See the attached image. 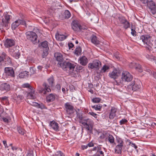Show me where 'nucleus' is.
Returning a JSON list of instances; mask_svg holds the SVG:
<instances>
[{
    "label": "nucleus",
    "mask_w": 156,
    "mask_h": 156,
    "mask_svg": "<svg viewBox=\"0 0 156 156\" xmlns=\"http://www.w3.org/2000/svg\"><path fill=\"white\" fill-rule=\"evenodd\" d=\"M146 4L149 9L151 12L154 15L156 13V7L155 2L152 0L148 1Z\"/></svg>",
    "instance_id": "4468645a"
},
{
    "label": "nucleus",
    "mask_w": 156,
    "mask_h": 156,
    "mask_svg": "<svg viewBox=\"0 0 156 156\" xmlns=\"http://www.w3.org/2000/svg\"><path fill=\"white\" fill-rule=\"evenodd\" d=\"M101 149V147H94L92 149L93 151H98L99 150Z\"/></svg>",
    "instance_id": "864d4df0"
},
{
    "label": "nucleus",
    "mask_w": 156,
    "mask_h": 156,
    "mask_svg": "<svg viewBox=\"0 0 156 156\" xmlns=\"http://www.w3.org/2000/svg\"><path fill=\"white\" fill-rule=\"evenodd\" d=\"M88 87L92 89L93 88V84L91 83H88Z\"/></svg>",
    "instance_id": "e2e57ef3"
},
{
    "label": "nucleus",
    "mask_w": 156,
    "mask_h": 156,
    "mask_svg": "<svg viewBox=\"0 0 156 156\" xmlns=\"http://www.w3.org/2000/svg\"><path fill=\"white\" fill-rule=\"evenodd\" d=\"M55 98V95L52 94H51L46 97L47 101L48 102L52 101L54 100Z\"/></svg>",
    "instance_id": "2f4dec72"
},
{
    "label": "nucleus",
    "mask_w": 156,
    "mask_h": 156,
    "mask_svg": "<svg viewBox=\"0 0 156 156\" xmlns=\"http://www.w3.org/2000/svg\"><path fill=\"white\" fill-rule=\"evenodd\" d=\"M108 138V140L110 143L113 144L115 142L114 138L112 135L109 134Z\"/></svg>",
    "instance_id": "4c0bfd02"
},
{
    "label": "nucleus",
    "mask_w": 156,
    "mask_h": 156,
    "mask_svg": "<svg viewBox=\"0 0 156 156\" xmlns=\"http://www.w3.org/2000/svg\"><path fill=\"white\" fill-rule=\"evenodd\" d=\"M136 70L140 72H142L143 69L140 65L138 63H136L135 68Z\"/></svg>",
    "instance_id": "e433bc0d"
},
{
    "label": "nucleus",
    "mask_w": 156,
    "mask_h": 156,
    "mask_svg": "<svg viewBox=\"0 0 156 156\" xmlns=\"http://www.w3.org/2000/svg\"><path fill=\"white\" fill-rule=\"evenodd\" d=\"M31 102V103H29L31 105L37 108H40L41 110L44 109H47V108L42 103L38 104L36 102Z\"/></svg>",
    "instance_id": "5701e85b"
},
{
    "label": "nucleus",
    "mask_w": 156,
    "mask_h": 156,
    "mask_svg": "<svg viewBox=\"0 0 156 156\" xmlns=\"http://www.w3.org/2000/svg\"><path fill=\"white\" fill-rule=\"evenodd\" d=\"M25 34L27 39L34 44H35L39 42V40L37 39V36L35 32L29 31L26 32Z\"/></svg>",
    "instance_id": "20e7f679"
},
{
    "label": "nucleus",
    "mask_w": 156,
    "mask_h": 156,
    "mask_svg": "<svg viewBox=\"0 0 156 156\" xmlns=\"http://www.w3.org/2000/svg\"><path fill=\"white\" fill-rule=\"evenodd\" d=\"M88 114L93 116L95 118H97V114L94 112H89Z\"/></svg>",
    "instance_id": "3c124183"
},
{
    "label": "nucleus",
    "mask_w": 156,
    "mask_h": 156,
    "mask_svg": "<svg viewBox=\"0 0 156 156\" xmlns=\"http://www.w3.org/2000/svg\"><path fill=\"white\" fill-rule=\"evenodd\" d=\"M109 69V67L108 66L104 65L101 69V72L105 73L106 71Z\"/></svg>",
    "instance_id": "58836bf2"
},
{
    "label": "nucleus",
    "mask_w": 156,
    "mask_h": 156,
    "mask_svg": "<svg viewBox=\"0 0 156 156\" xmlns=\"http://www.w3.org/2000/svg\"><path fill=\"white\" fill-rule=\"evenodd\" d=\"M3 143L4 145L5 148L8 147V146H7V145L6 143V140H3Z\"/></svg>",
    "instance_id": "bf43d9fd"
},
{
    "label": "nucleus",
    "mask_w": 156,
    "mask_h": 156,
    "mask_svg": "<svg viewBox=\"0 0 156 156\" xmlns=\"http://www.w3.org/2000/svg\"><path fill=\"white\" fill-rule=\"evenodd\" d=\"M17 130L19 134L21 135H24L25 133V130L20 127H18L17 128Z\"/></svg>",
    "instance_id": "c9c22d12"
},
{
    "label": "nucleus",
    "mask_w": 156,
    "mask_h": 156,
    "mask_svg": "<svg viewBox=\"0 0 156 156\" xmlns=\"http://www.w3.org/2000/svg\"><path fill=\"white\" fill-rule=\"evenodd\" d=\"M92 108H94L96 110H100L102 106L100 104L92 106Z\"/></svg>",
    "instance_id": "ea45409f"
},
{
    "label": "nucleus",
    "mask_w": 156,
    "mask_h": 156,
    "mask_svg": "<svg viewBox=\"0 0 156 156\" xmlns=\"http://www.w3.org/2000/svg\"><path fill=\"white\" fill-rule=\"evenodd\" d=\"M4 60L5 62H7V64H10L11 63V59L4 52H3L1 54V56H0V66L2 65L1 62Z\"/></svg>",
    "instance_id": "dca6fc26"
},
{
    "label": "nucleus",
    "mask_w": 156,
    "mask_h": 156,
    "mask_svg": "<svg viewBox=\"0 0 156 156\" xmlns=\"http://www.w3.org/2000/svg\"><path fill=\"white\" fill-rule=\"evenodd\" d=\"M8 97L6 96H4L3 97L0 98V99L2 101L5 100H8Z\"/></svg>",
    "instance_id": "6e6d98bb"
},
{
    "label": "nucleus",
    "mask_w": 156,
    "mask_h": 156,
    "mask_svg": "<svg viewBox=\"0 0 156 156\" xmlns=\"http://www.w3.org/2000/svg\"><path fill=\"white\" fill-rule=\"evenodd\" d=\"M121 79L122 80L119 82L116 80L117 85H119L120 83H122L123 81L127 82L130 81L132 80L133 76L128 72L124 71L122 73Z\"/></svg>",
    "instance_id": "39448f33"
},
{
    "label": "nucleus",
    "mask_w": 156,
    "mask_h": 156,
    "mask_svg": "<svg viewBox=\"0 0 156 156\" xmlns=\"http://www.w3.org/2000/svg\"><path fill=\"white\" fill-rule=\"evenodd\" d=\"M69 48H72L73 47L74 45L72 43H70L69 44Z\"/></svg>",
    "instance_id": "774afa93"
},
{
    "label": "nucleus",
    "mask_w": 156,
    "mask_h": 156,
    "mask_svg": "<svg viewBox=\"0 0 156 156\" xmlns=\"http://www.w3.org/2000/svg\"><path fill=\"white\" fill-rule=\"evenodd\" d=\"M19 47H16L11 48L9 49V54L16 59H18L20 58V53L19 50Z\"/></svg>",
    "instance_id": "0eeeda50"
},
{
    "label": "nucleus",
    "mask_w": 156,
    "mask_h": 156,
    "mask_svg": "<svg viewBox=\"0 0 156 156\" xmlns=\"http://www.w3.org/2000/svg\"><path fill=\"white\" fill-rule=\"evenodd\" d=\"M77 118L79 119V122L82 124V123L83 122L87 117H85L84 114L82 113H78L77 112H76Z\"/></svg>",
    "instance_id": "b1692460"
},
{
    "label": "nucleus",
    "mask_w": 156,
    "mask_h": 156,
    "mask_svg": "<svg viewBox=\"0 0 156 156\" xmlns=\"http://www.w3.org/2000/svg\"><path fill=\"white\" fill-rule=\"evenodd\" d=\"M12 16L8 14L5 15L1 20H0V30H2L4 28L7 30L9 28V25L10 24V19Z\"/></svg>",
    "instance_id": "f03ea898"
},
{
    "label": "nucleus",
    "mask_w": 156,
    "mask_h": 156,
    "mask_svg": "<svg viewBox=\"0 0 156 156\" xmlns=\"http://www.w3.org/2000/svg\"><path fill=\"white\" fill-rule=\"evenodd\" d=\"M3 120L5 122H9L8 119L6 118L3 117L2 118Z\"/></svg>",
    "instance_id": "69168bd1"
},
{
    "label": "nucleus",
    "mask_w": 156,
    "mask_h": 156,
    "mask_svg": "<svg viewBox=\"0 0 156 156\" xmlns=\"http://www.w3.org/2000/svg\"><path fill=\"white\" fill-rule=\"evenodd\" d=\"M0 89L2 91H9L10 89V85L7 83H2L0 86Z\"/></svg>",
    "instance_id": "393cba45"
},
{
    "label": "nucleus",
    "mask_w": 156,
    "mask_h": 156,
    "mask_svg": "<svg viewBox=\"0 0 156 156\" xmlns=\"http://www.w3.org/2000/svg\"><path fill=\"white\" fill-rule=\"evenodd\" d=\"M141 87L140 83L138 82H136L134 81L132 83L128 86V90L131 92L132 91H136L139 89Z\"/></svg>",
    "instance_id": "9d476101"
},
{
    "label": "nucleus",
    "mask_w": 156,
    "mask_h": 156,
    "mask_svg": "<svg viewBox=\"0 0 156 156\" xmlns=\"http://www.w3.org/2000/svg\"><path fill=\"white\" fill-rule=\"evenodd\" d=\"M127 120L125 119H122L120 121L119 123L120 125L124 124L127 122Z\"/></svg>",
    "instance_id": "a18cd8bd"
},
{
    "label": "nucleus",
    "mask_w": 156,
    "mask_h": 156,
    "mask_svg": "<svg viewBox=\"0 0 156 156\" xmlns=\"http://www.w3.org/2000/svg\"><path fill=\"white\" fill-rule=\"evenodd\" d=\"M56 155L58 156H65L64 154L61 151H57Z\"/></svg>",
    "instance_id": "8fccbe9b"
},
{
    "label": "nucleus",
    "mask_w": 156,
    "mask_h": 156,
    "mask_svg": "<svg viewBox=\"0 0 156 156\" xmlns=\"http://www.w3.org/2000/svg\"><path fill=\"white\" fill-rule=\"evenodd\" d=\"M151 37L149 35H143L140 37V40L143 42L145 44V47L147 49L154 48L152 45V42H153V41H151Z\"/></svg>",
    "instance_id": "7ed1b4c3"
},
{
    "label": "nucleus",
    "mask_w": 156,
    "mask_h": 156,
    "mask_svg": "<svg viewBox=\"0 0 156 156\" xmlns=\"http://www.w3.org/2000/svg\"><path fill=\"white\" fill-rule=\"evenodd\" d=\"M117 111V109L114 107H112L109 115V118L110 119H113L116 115V113Z\"/></svg>",
    "instance_id": "c85d7f7f"
},
{
    "label": "nucleus",
    "mask_w": 156,
    "mask_h": 156,
    "mask_svg": "<svg viewBox=\"0 0 156 156\" xmlns=\"http://www.w3.org/2000/svg\"><path fill=\"white\" fill-rule=\"evenodd\" d=\"M29 72L27 71H24L22 72L19 74V76L21 78H25L27 77L28 75Z\"/></svg>",
    "instance_id": "f704fd0d"
},
{
    "label": "nucleus",
    "mask_w": 156,
    "mask_h": 156,
    "mask_svg": "<svg viewBox=\"0 0 156 156\" xmlns=\"http://www.w3.org/2000/svg\"><path fill=\"white\" fill-rule=\"evenodd\" d=\"M119 20L121 23L123 24V27L126 29L129 27L130 23L128 22L125 17H122L119 18Z\"/></svg>",
    "instance_id": "a211bd4d"
},
{
    "label": "nucleus",
    "mask_w": 156,
    "mask_h": 156,
    "mask_svg": "<svg viewBox=\"0 0 156 156\" xmlns=\"http://www.w3.org/2000/svg\"><path fill=\"white\" fill-rule=\"evenodd\" d=\"M67 36L63 34H56L55 37L56 39L59 41H62L66 38Z\"/></svg>",
    "instance_id": "7c9ffc66"
},
{
    "label": "nucleus",
    "mask_w": 156,
    "mask_h": 156,
    "mask_svg": "<svg viewBox=\"0 0 156 156\" xmlns=\"http://www.w3.org/2000/svg\"><path fill=\"white\" fill-rule=\"evenodd\" d=\"M20 24L23 25H26L25 22L23 20H18L13 22L11 25V27L13 30H15Z\"/></svg>",
    "instance_id": "f3484780"
},
{
    "label": "nucleus",
    "mask_w": 156,
    "mask_h": 156,
    "mask_svg": "<svg viewBox=\"0 0 156 156\" xmlns=\"http://www.w3.org/2000/svg\"><path fill=\"white\" fill-rule=\"evenodd\" d=\"M84 126L85 128L87 130L89 131L90 132L92 131L93 127L91 128V127L88 125H85V126Z\"/></svg>",
    "instance_id": "de8ad7c7"
},
{
    "label": "nucleus",
    "mask_w": 156,
    "mask_h": 156,
    "mask_svg": "<svg viewBox=\"0 0 156 156\" xmlns=\"http://www.w3.org/2000/svg\"><path fill=\"white\" fill-rule=\"evenodd\" d=\"M129 144L130 145L133 147H134V148L136 149L137 148V146L134 143H132L131 141H129Z\"/></svg>",
    "instance_id": "09e8293b"
},
{
    "label": "nucleus",
    "mask_w": 156,
    "mask_h": 156,
    "mask_svg": "<svg viewBox=\"0 0 156 156\" xmlns=\"http://www.w3.org/2000/svg\"><path fill=\"white\" fill-rule=\"evenodd\" d=\"M65 110L67 114L70 115L73 114V107L68 103H66L65 105Z\"/></svg>",
    "instance_id": "6ab92c4d"
},
{
    "label": "nucleus",
    "mask_w": 156,
    "mask_h": 156,
    "mask_svg": "<svg viewBox=\"0 0 156 156\" xmlns=\"http://www.w3.org/2000/svg\"><path fill=\"white\" fill-rule=\"evenodd\" d=\"M71 24L72 29L75 31H79L81 30L87 29L82 26L79 22L77 20H74L73 21Z\"/></svg>",
    "instance_id": "1a4fd4ad"
},
{
    "label": "nucleus",
    "mask_w": 156,
    "mask_h": 156,
    "mask_svg": "<svg viewBox=\"0 0 156 156\" xmlns=\"http://www.w3.org/2000/svg\"><path fill=\"white\" fill-rule=\"evenodd\" d=\"M101 99L99 98H95L92 100V101L94 103H98L100 102Z\"/></svg>",
    "instance_id": "a19ab883"
},
{
    "label": "nucleus",
    "mask_w": 156,
    "mask_h": 156,
    "mask_svg": "<svg viewBox=\"0 0 156 156\" xmlns=\"http://www.w3.org/2000/svg\"><path fill=\"white\" fill-rule=\"evenodd\" d=\"M26 156H34V154L33 151H28Z\"/></svg>",
    "instance_id": "603ef678"
},
{
    "label": "nucleus",
    "mask_w": 156,
    "mask_h": 156,
    "mask_svg": "<svg viewBox=\"0 0 156 156\" xmlns=\"http://www.w3.org/2000/svg\"><path fill=\"white\" fill-rule=\"evenodd\" d=\"M62 17H61L62 20L67 19L70 17L71 13L69 10H66L62 14Z\"/></svg>",
    "instance_id": "a878e982"
},
{
    "label": "nucleus",
    "mask_w": 156,
    "mask_h": 156,
    "mask_svg": "<svg viewBox=\"0 0 156 156\" xmlns=\"http://www.w3.org/2000/svg\"><path fill=\"white\" fill-rule=\"evenodd\" d=\"M81 52V48L79 47L76 48L75 50V54L76 55H79L80 54Z\"/></svg>",
    "instance_id": "79ce46f5"
},
{
    "label": "nucleus",
    "mask_w": 156,
    "mask_h": 156,
    "mask_svg": "<svg viewBox=\"0 0 156 156\" xmlns=\"http://www.w3.org/2000/svg\"><path fill=\"white\" fill-rule=\"evenodd\" d=\"M91 42L95 44H99V41L98 40L97 37L94 35L91 37Z\"/></svg>",
    "instance_id": "473e14b6"
},
{
    "label": "nucleus",
    "mask_w": 156,
    "mask_h": 156,
    "mask_svg": "<svg viewBox=\"0 0 156 156\" xmlns=\"http://www.w3.org/2000/svg\"><path fill=\"white\" fill-rule=\"evenodd\" d=\"M116 141L118 144L115 147V151L118 154H121L124 143L123 140L119 138L117 139Z\"/></svg>",
    "instance_id": "9b49d317"
},
{
    "label": "nucleus",
    "mask_w": 156,
    "mask_h": 156,
    "mask_svg": "<svg viewBox=\"0 0 156 156\" xmlns=\"http://www.w3.org/2000/svg\"><path fill=\"white\" fill-rule=\"evenodd\" d=\"M131 34H132V35H133L134 36H135L136 35V32L135 30H133L132 28L131 29Z\"/></svg>",
    "instance_id": "5fc2aeb1"
},
{
    "label": "nucleus",
    "mask_w": 156,
    "mask_h": 156,
    "mask_svg": "<svg viewBox=\"0 0 156 156\" xmlns=\"http://www.w3.org/2000/svg\"><path fill=\"white\" fill-rule=\"evenodd\" d=\"M101 149L99 150L98 151H97V153H100V154H101L102 156H104V152L102 151H101Z\"/></svg>",
    "instance_id": "4d7b16f0"
},
{
    "label": "nucleus",
    "mask_w": 156,
    "mask_h": 156,
    "mask_svg": "<svg viewBox=\"0 0 156 156\" xmlns=\"http://www.w3.org/2000/svg\"><path fill=\"white\" fill-rule=\"evenodd\" d=\"M49 126L50 127V129H53L55 131L57 132L59 131V126L58 124L54 121L50 122Z\"/></svg>",
    "instance_id": "4be33fe9"
},
{
    "label": "nucleus",
    "mask_w": 156,
    "mask_h": 156,
    "mask_svg": "<svg viewBox=\"0 0 156 156\" xmlns=\"http://www.w3.org/2000/svg\"><path fill=\"white\" fill-rule=\"evenodd\" d=\"M79 61L80 63L83 66H86L88 63V60L85 56H83L80 58Z\"/></svg>",
    "instance_id": "cd10ccee"
},
{
    "label": "nucleus",
    "mask_w": 156,
    "mask_h": 156,
    "mask_svg": "<svg viewBox=\"0 0 156 156\" xmlns=\"http://www.w3.org/2000/svg\"><path fill=\"white\" fill-rule=\"evenodd\" d=\"M22 87L23 88H27L29 89L30 91L27 94L28 98L34 99V92L32 87L28 83L23 84Z\"/></svg>",
    "instance_id": "6e6552de"
},
{
    "label": "nucleus",
    "mask_w": 156,
    "mask_h": 156,
    "mask_svg": "<svg viewBox=\"0 0 156 156\" xmlns=\"http://www.w3.org/2000/svg\"><path fill=\"white\" fill-rule=\"evenodd\" d=\"M54 57L58 61L57 66L61 68L64 70H67L69 69L70 72L73 69V64L69 62L64 61L62 55L60 53L56 52L54 54Z\"/></svg>",
    "instance_id": "f257e3e1"
},
{
    "label": "nucleus",
    "mask_w": 156,
    "mask_h": 156,
    "mask_svg": "<svg viewBox=\"0 0 156 156\" xmlns=\"http://www.w3.org/2000/svg\"><path fill=\"white\" fill-rule=\"evenodd\" d=\"M120 73V71L119 69H114L113 71L109 74V77L114 79H116L119 75Z\"/></svg>",
    "instance_id": "412c9836"
},
{
    "label": "nucleus",
    "mask_w": 156,
    "mask_h": 156,
    "mask_svg": "<svg viewBox=\"0 0 156 156\" xmlns=\"http://www.w3.org/2000/svg\"><path fill=\"white\" fill-rule=\"evenodd\" d=\"M48 81L49 85H48L45 83H44L43 85V86L45 88L47 91L49 92L51 91L50 87H52L53 86V84L54 83V79L53 76H51L48 78Z\"/></svg>",
    "instance_id": "f8f14e48"
},
{
    "label": "nucleus",
    "mask_w": 156,
    "mask_h": 156,
    "mask_svg": "<svg viewBox=\"0 0 156 156\" xmlns=\"http://www.w3.org/2000/svg\"><path fill=\"white\" fill-rule=\"evenodd\" d=\"M23 98L24 97L22 95H18L15 98V100L16 101L17 104H19Z\"/></svg>",
    "instance_id": "72a5a7b5"
},
{
    "label": "nucleus",
    "mask_w": 156,
    "mask_h": 156,
    "mask_svg": "<svg viewBox=\"0 0 156 156\" xmlns=\"http://www.w3.org/2000/svg\"><path fill=\"white\" fill-rule=\"evenodd\" d=\"M56 88L58 90H60L61 86L59 84H57L56 86Z\"/></svg>",
    "instance_id": "680f3d73"
},
{
    "label": "nucleus",
    "mask_w": 156,
    "mask_h": 156,
    "mask_svg": "<svg viewBox=\"0 0 156 156\" xmlns=\"http://www.w3.org/2000/svg\"><path fill=\"white\" fill-rule=\"evenodd\" d=\"M101 64V62L99 60H95L93 61L92 63H90L88 64V67L90 69H94L98 70Z\"/></svg>",
    "instance_id": "2eb2a0df"
},
{
    "label": "nucleus",
    "mask_w": 156,
    "mask_h": 156,
    "mask_svg": "<svg viewBox=\"0 0 156 156\" xmlns=\"http://www.w3.org/2000/svg\"><path fill=\"white\" fill-rule=\"evenodd\" d=\"M74 68L73 69L72 71L70 72L69 71V69H67V70H64L66 71L67 73L71 75L72 76L74 77H77V76L78 75V74H77V72L76 71H74V69H75V66L74 64H73Z\"/></svg>",
    "instance_id": "c756f323"
},
{
    "label": "nucleus",
    "mask_w": 156,
    "mask_h": 156,
    "mask_svg": "<svg viewBox=\"0 0 156 156\" xmlns=\"http://www.w3.org/2000/svg\"><path fill=\"white\" fill-rule=\"evenodd\" d=\"M44 89L43 88H41L40 89V90H39V92L41 93H43L44 94H46V92H48L47 90L45 89L46 88H45L44 87Z\"/></svg>",
    "instance_id": "49530a36"
},
{
    "label": "nucleus",
    "mask_w": 156,
    "mask_h": 156,
    "mask_svg": "<svg viewBox=\"0 0 156 156\" xmlns=\"http://www.w3.org/2000/svg\"><path fill=\"white\" fill-rule=\"evenodd\" d=\"M15 44V41L12 39H6L4 43L5 46L7 48L12 47Z\"/></svg>",
    "instance_id": "aec40b11"
},
{
    "label": "nucleus",
    "mask_w": 156,
    "mask_h": 156,
    "mask_svg": "<svg viewBox=\"0 0 156 156\" xmlns=\"http://www.w3.org/2000/svg\"><path fill=\"white\" fill-rule=\"evenodd\" d=\"M154 42L153 41V42H152V45L154 47V48H151L150 49H148V50L150 51H151L152 50H153L154 49H155V50H156V45H154L153 44H154Z\"/></svg>",
    "instance_id": "13d9d810"
},
{
    "label": "nucleus",
    "mask_w": 156,
    "mask_h": 156,
    "mask_svg": "<svg viewBox=\"0 0 156 156\" xmlns=\"http://www.w3.org/2000/svg\"><path fill=\"white\" fill-rule=\"evenodd\" d=\"M142 3L146 4L147 3L148 0H139Z\"/></svg>",
    "instance_id": "052dcab7"
},
{
    "label": "nucleus",
    "mask_w": 156,
    "mask_h": 156,
    "mask_svg": "<svg viewBox=\"0 0 156 156\" xmlns=\"http://www.w3.org/2000/svg\"><path fill=\"white\" fill-rule=\"evenodd\" d=\"M5 75L6 77H14L15 76L14 71L12 67H5Z\"/></svg>",
    "instance_id": "ddd939ff"
},
{
    "label": "nucleus",
    "mask_w": 156,
    "mask_h": 156,
    "mask_svg": "<svg viewBox=\"0 0 156 156\" xmlns=\"http://www.w3.org/2000/svg\"><path fill=\"white\" fill-rule=\"evenodd\" d=\"M81 147H82V149L83 150H84L85 149H87L88 147V146L87 145H82L81 146Z\"/></svg>",
    "instance_id": "338daca9"
},
{
    "label": "nucleus",
    "mask_w": 156,
    "mask_h": 156,
    "mask_svg": "<svg viewBox=\"0 0 156 156\" xmlns=\"http://www.w3.org/2000/svg\"><path fill=\"white\" fill-rule=\"evenodd\" d=\"M136 64V63L133 62H131L129 64V66L131 68L135 69Z\"/></svg>",
    "instance_id": "37998d69"
},
{
    "label": "nucleus",
    "mask_w": 156,
    "mask_h": 156,
    "mask_svg": "<svg viewBox=\"0 0 156 156\" xmlns=\"http://www.w3.org/2000/svg\"><path fill=\"white\" fill-rule=\"evenodd\" d=\"M30 75L36 73V69L33 67H31L30 68Z\"/></svg>",
    "instance_id": "c03bdc74"
},
{
    "label": "nucleus",
    "mask_w": 156,
    "mask_h": 156,
    "mask_svg": "<svg viewBox=\"0 0 156 156\" xmlns=\"http://www.w3.org/2000/svg\"><path fill=\"white\" fill-rule=\"evenodd\" d=\"M85 121L83 122L82 123V124L84 126L85 125H88L91 127H93L94 125V122L93 121L87 118L85 119Z\"/></svg>",
    "instance_id": "bb28decb"
},
{
    "label": "nucleus",
    "mask_w": 156,
    "mask_h": 156,
    "mask_svg": "<svg viewBox=\"0 0 156 156\" xmlns=\"http://www.w3.org/2000/svg\"><path fill=\"white\" fill-rule=\"evenodd\" d=\"M87 145L89 147H93L94 145V144L91 143V142H90L89 143L87 144Z\"/></svg>",
    "instance_id": "0e129e2a"
},
{
    "label": "nucleus",
    "mask_w": 156,
    "mask_h": 156,
    "mask_svg": "<svg viewBox=\"0 0 156 156\" xmlns=\"http://www.w3.org/2000/svg\"><path fill=\"white\" fill-rule=\"evenodd\" d=\"M39 45L41 48L43 49V53L42 55V57L44 58L48 54V51L49 50L48 43L47 41H44L41 43Z\"/></svg>",
    "instance_id": "423d86ee"
}]
</instances>
